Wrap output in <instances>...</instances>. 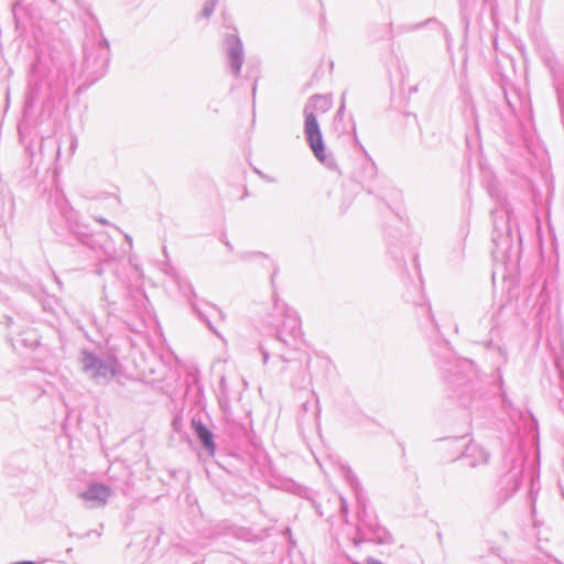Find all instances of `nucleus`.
Instances as JSON below:
<instances>
[{
  "label": "nucleus",
  "mask_w": 564,
  "mask_h": 564,
  "mask_svg": "<svg viewBox=\"0 0 564 564\" xmlns=\"http://www.w3.org/2000/svg\"><path fill=\"white\" fill-rule=\"evenodd\" d=\"M330 108V100L323 96H315L310 99L305 118V132L314 155L321 161L326 160L325 147L322 133L316 120V113H325Z\"/></svg>",
  "instance_id": "nucleus-1"
},
{
  "label": "nucleus",
  "mask_w": 564,
  "mask_h": 564,
  "mask_svg": "<svg viewBox=\"0 0 564 564\" xmlns=\"http://www.w3.org/2000/svg\"><path fill=\"white\" fill-rule=\"evenodd\" d=\"M110 496V491L106 486L95 485L83 494V498L95 505H104Z\"/></svg>",
  "instance_id": "nucleus-2"
},
{
  "label": "nucleus",
  "mask_w": 564,
  "mask_h": 564,
  "mask_svg": "<svg viewBox=\"0 0 564 564\" xmlns=\"http://www.w3.org/2000/svg\"><path fill=\"white\" fill-rule=\"evenodd\" d=\"M192 425L198 436V438L202 441L204 446L208 449V452L214 455L215 453V443L213 438L212 432L207 429L206 425H204L199 421H193Z\"/></svg>",
  "instance_id": "nucleus-3"
}]
</instances>
